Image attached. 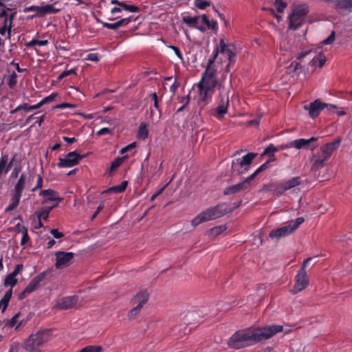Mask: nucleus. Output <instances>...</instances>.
Segmentation results:
<instances>
[{
    "label": "nucleus",
    "mask_w": 352,
    "mask_h": 352,
    "mask_svg": "<svg viewBox=\"0 0 352 352\" xmlns=\"http://www.w3.org/2000/svg\"><path fill=\"white\" fill-rule=\"evenodd\" d=\"M40 107H41V105L40 104V102H38L37 104H34V105H30L28 104V103H23L22 104V108H23V110H24L26 112H28V111H33V110H36V109H39Z\"/></svg>",
    "instance_id": "nucleus-50"
},
{
    "label": "nucleus",
    "mask_w": 352,
    "mask_h": 352,
    "mask_svg": "<svg viewBox=\"0 0 352 352\" xmlns=\"http://www.w3.org/2000/svg\"><path fill=\"white\" fill-rule=\"evenodd\" d=\"M43 179L41 175H37L36 184L31 189L32 192H36L37 190L41 189L43 187Z\"/></svg>",
    "instance_id": "nucleus-54"
},
{
    "label": "nucleus",
    "mask_w": 352,
    "mask_h": 352,
    "mask_svg": "<svg viewBox=\"0 0 352 352\" xmlns=\"http://www.w3.org/2000/svg\"><path fill=\"white\" fill-rule=\"evenodd\" d=\"M20 232L22 233V238L21 239V245H25L30 241V236L28 235V229L25 227L23 226L20 229Z\"/></svg>",
    "instance_id": "nucleus-45"
},
{
    "label": "nucleus",
    "mask_w": 352,
    "mask_h": 352,
    "mask_svg": "<svg viewBox=\"0 0 352 352\" xmlns=\"http://www.w3.org/2000/svg\"><path fill=\"white\" fill-rule=\"evenodd\" d=\"M229 93L223 87L220 91L219 100L217 107L215 108L214 111L217 118H220L224 116L228 112L229 107Z\"/></svg>",
    "instance_id": "nucleus-9"
},
{
    "label": "nucleus",
    "mask_w": 352,
    "mask_h": 352,
    "mask_svg": "<svg viewBox=\"0 0 352 352\" xmlns=\"http://www.w3.org/2000/svg\"><path fill=\"white\" fill-rule=\"evenodd\" d=\"M335 38H336V33L334 31H333V32H331L330 35L322 42V43L325 44V45L331 44L335 41Z\"/></svg>",
    "instance_id": "nucleus-58"
},
{
    "label": "nucleus",
    "mask_w": 352,
    "mask_h": 352,
    "mask_svg": "<svg viewBox=\"0 0 352 352\" xmlns=\"http://www.w3.org/2000/svg\"><path fill=\"white\" fill-rule=\"evenodd\" d=\"M26 184V175L22 173L14 187V192L22 196L23 190L25 189Z\"/></svg>",
    "instance_id": "nucleus-24"
},
{
    "label": "nucleus",
    "mask_w": 352,
    "mask_h": 352,
    "mask_svg": "<svg viewBox=\"0 0 352 352\" xmlns=\"http://www.w3.org/2000/svg\"><path fill=\"white\" fill-rule=\"evenodd\" d=\"M199 85H202L206 88H208L211 90L214 91V87L217 85V78H203L201 77V81L199 82Z\"/></svg>",
    "instance_id": "nucleus-27"
},
{
    "label": "nucleus",
    "mask_w": 352,
    "mask_h": 352,
    "mask_svg": "<svg viewBox=\"0 0 352 352\" xmlns=\"http://www.w3.org/2000/svg\"><path fill=\"white\" fill-rule=\"evenodd\" d=\"M98 23H100L103 27L107 28L109 30H116L120 27H124L127 25L129 23L132 21H135L136 18L133 16H130L126 18L121 19L120 20L116 21V23H109L107 22H104L99 19H96Z\"/></svg>",
    "instance_id": "nucleus-16"
},
{
    "label": "nucleus",
    "mask_w": 352,
    "mask_h": 352,
    "mask_svg": "<svg viewBox=\"0 0 352 352\" xmlns=\"http://www.w3.org/2000/svg\"><path fill=\"white\" fill-rule=\"evenodd\" d=\"M270 167L268 162H265L261 164L251 175L249 176V180H253L262 171L265 170Z\"/></svg>",
    "instance_id": "nucleus-41"
},
{
    "label": "nucleus",
    "mask_w": 352,
    "mask_h": 352,
    "mask_svg": "<svg viewBox=\"0 0 352 352\" xmlns=\"http://www.w3.org/2000/svg\"><path fill=\"white\" fill-rule=\"evenodd\" d=\"M18 282V280L16 277L13 276L10 274H8L4 279L3 285L5 287L10 286L12 289Z\"/></svg>",
    "instance_id": "nucleus-38"
},
{
    "label": "nucleus",
    "mask_w": 352,
    "mask_h": 352,
    "mask_svg": "<svg viewBox=\"0 0 352 352\" xmlns=\"http://www.w3.org/2000/svg\"><path fill=\"white\" fill-rule=\"evenodd\" d=\"M148 293L146 290H142L138 292L135 296H133V298L131 299V302L133 304H137L136 307L142 309L144 305L146 304L148 300Z\"/></svg>",
    "instance_id": "nucleus-19"
},
{
    "label": "nucleus",
    "mask_w": 352,
    "mask_h": 352,
    "mask_svg": "<svg viewBox=\"0 0 352 352\" xmlns=\"http://www.w3.org/2000/svg\"><path fill=\"white\" fill-rule=\"evenodd\" d=\"M122 158H117L111 164L109 168V174H111L113 172H114L120 165L122 163Z\"/></svg>",
    "instance_id": "nucleus-52"
},
{
    "label": "nucleus",
    "mask_w": 352,
    "mask_h": 352,
    "mask_svg": "<svg viewBox=\"0 0 352 352\" xmlns=\"http://www.w3.org/2000/svg\"><path fill=\"white\" fill-rule=\"evenodd\" d=\"M51 337V329L38 331L36 333L32 334L29 336L25 343L24 349L30 352H40L37 347L49 341Z\"/></svg>",
    "instance_id": "nucleus-4"
},
{
    "label": "nucleus",
    "mask_w": 352,
    "mask_h": 352,
    "mask_svg": "<svg viewBox=\"0 0 352 352\" xmlns=\"http://www.w3.org/2000/svg\"><path fill=\"white\" fill-rule=\"evenodd\" d=\"M102 348L100 346H87L82 349L80 352H101Z\"/></svg>",
    "instance_id": "nucleus-51"
},
{
    "label": "nucleus",
    "mask_w": 352,
    "mask_h": 352,
    "mask_svg": "<svg viewBox=\"0 0 352 352\" xmlns=\"http://www.w3.org/2000/svg\"><path fill=\"white\" fill-rule=\"evenodd\" d=\"M232 208L227 203H220L206 208L191 220V225L196 227L202 223L212 221L231 212Z\"/></svg>",
    "instance_id": "nucleus-2"
},
{
    "label": "nucleus",
    "mask_w": 352,
    "mask_h": 352,
    "mask_svg": "<svg viewBox=\"0 0 352 352\" xmlns=\"http://www.w3.org/2000/svg\"><path fill=\"white\" fill-rule=\"evenodd\" d=\"M136 146H137L136 142H132L131 144H129V145L123 147L120 150V154H124L125 153L129 152V151L133 150L134 148H135Z\"/></svg>",
    "instance_id": "nucleus-57"
},
{
    "label": "nucleus",
    "mask_w": 352,
    "mask_h": 352,
    "mask_svg": "<svg viewBox=\"0 0 352 352\" xmlns=\"http://www.w3.org/2000/svg\"><path fill=\"white\" fill-rule=\"evenodd\" d=\"M141 309L139 307H137L136 306L133 308L129 312L128 316L129 319H134L136 316L140 313Z\"/></svg>",
    "instance_id": "nucleus-59"
},
{
    "label": "nucleus",
    "mask_w": 352,
    "mask_h": 352,
    "mask_svg": "<svg viewBox=\"0 0 352 352\" xmlns=\"http://www.w3.org/2000/svg\"><path fill=\"white\" fill-rule=\"evenodd\" d=\"M53 1L54 0L50 1V2L52 3L50 4H46V5L41 6H30L26 7L25 8V12H34V14L30 16L31 19L43 18L47 14H57L61 11L62 8H57V6L58 5V1L54 2Z\"/></svg>",
    "instance_id": "nucleus-5"
},
{
    "label": "nucleus",
    "mask_w": 352,
    "mask_h": 352,
    "mask_svg": "<svg viewBox=\"0 0 352 352\" xmlns=\"http://www.w3.org/2000/svg\"><path fill=\"white\" fill-rule=\"evenodd\" d=\"M198 88L199 91L200 100L202 101L206 100L208 98L211 97L212 95L213 94V90H211L208 88H206L202 85H198Z\"/></svg>",
    "instance_id": "nucleus-29"
},
{
    "label": "nucleus",
    "mask_w": 352,
    "mask_h": 352,
    "mask_svg": "<svg viewBox=\"0 0 352 352\" xmlns=\"http://www.w3.org/2000/svg\"><path fill=\"white\" fill-rule=\"evenodd\" d=\"M38 195L44 197L42 201L43 204L54 201H57L58 203L63 200L61 197H58V193L52 189L41 190Z\"/></svg>",
    "instance_id": "nucleus-18"
},
{
    "label": "nucleus",
    "mask_w": 352,
    "mask_h": 352,
    "mask_svg": "<svg viewBox=\"0 0 352 352\" xmlns=\"http://www.w3.org/2000/svg\"><path fill=\"white\" fill-rule=\"evenodd\" d=\"M21 197V195L13 192L11 197L10 202L9 205L6 208L5 212H9L15 210L20 202Z\"/></svg>",
    "instance_id": "nucleus-25"
},
{
    "label": "nucleus",
    "mask_w": 352,
    "mask_h": 352,
    "mask_svg": "<svg viewBox=\"0 0 352 352\" xmlns=\"http://www.w3.org/2000/svg\"><path fill=\"white\" fill-rule=\"evenodd\" d=\"M150 98L153 101V107L159 112V117L160 118L162 116V109L159 104L160 98L157 94L153 92L150 95Z\"/></svg>",
    "instance_id": "nucleus-39"
},
{
    "label": "nucleus",
    "mask_w": 352,
    "mask_h": 352,
    "mask_svg": "<svg viewBox=\"0 0 352 352\" xmlns=\"http://www.w3.org/2000/svg\"><path fill=\"white\" fill-rule=\"evenodd\" d=\"M276 8L278 12H282L287 6V4L281 0H276L275 1Z\"/></svg>",
    "instance_id": "nucleus-55"
},
{
    "label": "nucleus",
    "mask_w": 352,
    "mask_h": 352,
    "mask_svg": "<svg viewBox=\"0 0 352 352\" xmlns=\"http://www.w3.org/2000/svg\"><path fill=\"white\" fill-rule=\"evenodd\" d=\"M283 330L281 325H270L256 329H243L235 332L228 340L230 348L240 349L267 340Z\"/></svg>",
    "instance_id": "nucleus-1"
},
{
    "label": "nucleus",
    "mask_w": 352,
    "mask_h": 352,
    "mask_svg": "<svg viewBox=\"0 0 352 352\" xmlns=\"http://www.w3.org/2000/svg\"><path fill=\"white\" fill-rule=\"evenodd\" d=\"M317 138L311 137L309 139H304L300 138L290 142V146L292 148H296L297 149H300L302 148H306L309 146V144L317 140Z\"/></svg>",
    "instance_id": "nucleus-20"
},
{
    "label": "nucleus",
    "mask_w": 352,
    "mask_h": 352,
    "mask_svg": "<svg viewBox=\"0 0 352 352\" xmlns=\"http://www.w3.org/2000/svg\"><path fill=\"white\" fill-rule=\"evenodd\" d=\"M341 141L342 138L338 137L333 141L322 146L319 151L313 156L312 170H318L324 167L333 152L338 148Z\"/></svg>",
    "instance_id": "nucleus-3"
},
{
    "label": "nucleus",
    "mask_w": 352,
    "mask_h": 352,
    "mask_svg": "<svg viewBox=\"0 0 352 352\" xmlns=\"http://www.w3.org/2000/svg\"><path fill=\"white\" fill-rule=\"evenodd\" d=\"M268 189L274 195L278 196L282 195L285 191L288 190L284 182L271 184L269 185Z\"/></svg>",
    "instance_id": "nucleus-22"
},
{
    "label": "nucleus",
    "mask_w": 352,
    "mask_h": 352,
    "mask_svg": "<svg viewBox=\"0 0 352 352\" xmlns=\"http://www.w3.org/2000/svg\"><path fill=\"white\" fill-rule=\"evenodd\" d=\"M277 151H278L277 147L275 146L273 144H270L264 150L263 153H262V155H270V154H272V153L274 154V153L277 152Z\"/></svg>",
    "instance_id": "nucleus-53"
},
{
    "label": "nucleus",
    "mask_w": 352,
    "mask_h": 352,
    "mask_svg": "<svg viewBox=\"0 0 352 352\" xmlns=\"http://www.w3.org/2000/svg\"><path fill=\"white\" fill-rule=\"evenodd\" d=\"M199 17L197 16H183V21L193 27H196L198 30H199L201 32H204L206 30V28L204 26H197V24L198 23Z\"/></svg>",
    "instance_id": "nucleus-26"
},
{
    "label": "nucleus",
    "mask_w": 352,
    "mask_h": 352,
    "mask_svg": "<svg viewBox=\"0 0 352 352\" xmlns=\"http://www.w3.org/2000/svg\"><path fill=\"white\" fill-rule=\"evenodd\" d=\"M78 301V296H69L60 298L56 303V307L60 310H67L73 308Z\"/></svg>",
    "instance_id": "nucleus-15"
},
{
    "label": "nucleus",
    "mask_w": 352,
    "mask_h": 352,
    "mask_svg": "<svg viewBox=\"0 0 352 352\" xmlns=\"http://www.w3.org/2000/svg\"><path fill=\"white\" fill-rule=\"evenodd\" d=\"M301 67L300 62L295 60L292 62L287 69V73L296 72Z\"/></svg>",
    "instance_id": "nucleus-46"
},
{
    "label": "nucleus",
    "mask_w": 352,
    "mask_h": 352,
    "mask_svg": "<svg viewBox=\"0 0 352 352\" xmlns=\"http://www.w3.org/2000/svg\"><path fill=\"white\" fill-rule=\"evenodd\" d=\"M9 302L10 301L8 300L4 297H3L1 300H0V309H2V312H4L5 310L7 309Z\"/></svg>",
    "instance_id": "nucleus-63"
},
{
    "label": "nucleus",
    "mask_w": 352,
    "mask_h": 352,
    "mask_svg": "<svg viewBox=\"0 0 352 352\" xmlns=\"http://www.w3.org/2000/svg\"><path fill=\"white\" fill-rule=\"evenodd\" d=\"M56 256V263L55 267L57 269H59L62 267L68 266L72 260L74 258V254L73 252H57L55 254Z\"/></svg>",
    "instance_id": "nucleus-14"
},
{
    "label": "nucleus",
    "mask_w": 352,
    "mask_h": 352,
    "mask_svg": "<svg viewBox=\"0 0 352 352\" xmlns=\"http://www.w3.org/2000/svg\"><path fill=\"white\" fill-rule=\"evenodd\" d=\"M148 130L145 124L142 123L138 129V138L140 140H145L148 138Z\"/></svg>",
    "instance_id": "nucleus-35"
},
{
    "label": "nucleus",
    "mask_w": 352,
    "mask_h": 352,
    "mask_svg": "<svg viewBox=\"0 0 352 352\" xmlns=\"http://www.w3.org/2000/svg\"><path fill=\"white\" fill-rule=\"evenodd\" d=\"M84 157L76 151H72L68 153L65 158H59L58 166L59 168L72 167L77 165L80 161Z\"/></svg>",
    "instance_id": "nucleus-11"
},
{
    "label": "nucleus",
    "mask_w": 352,
    "mask_h": 352,
    "mask_svg": "<svg viewBox=\"0 0 352 352\" xmlns=\"http://www.w3.org/2000/svg\"><path fill=\"white\" fill-rule=\"evenodd\" d=\"M201 21L203 23L206 25L208 29L214 30L215 32L218 29L217 22L215 21H210L206 14L201 16Z\"/></svg>",
    "instance_id": "nucleus-34"
},
{
    "label": "nucleus",
    "mask_w": 352,
    "mask_h": 352,
    "mask_svg": "<svg viewBox=\"0 0 352 352\" xmlns=\"http://www.w3.org/2000/svg\"><path fill=\"white\" fill-rule=\"evenodd\" d=\"M311 259L312 258L309 257L304 260L301 268L298 270V274L295 277L296 283L293 289L294 293L301 292L302 290L308 287L309 281L307 278L305 267L307 265V263L311 261Z\"/></svg>",
    "instance_id": "nucleus-8"
},
{
    "label": "nucleus",
    "mask_w": 352,
    "mask_h": 352,
    "mask_svg": "<svg viewBox=\"0 0 352 352\" xmlns=\"http://www.w3.org/2000/svg\"><path fill=\"white\" fill-rule=\"evenodd\" d=\"M49 42L47 40H37L35 38L32 39L30 41L26 43L25 45L27 47H32L35 45L45 46L48 45Z\"/></svg>",
    "instance_id": "nucleus-37"
},
{
    "label": "nucleus",
    "mask_w": 352,
    "mask_h": 352,
    "mask_svg": "<svg viewBox=\"0 0 352 352\" xmlns=\"http://www.w3.org/2000/svg\"><path fill=\"white\" fill-rule=\"evenodd\" d=\"M111 4L116 5L117 6L111 9V14L114 15L117 13L121 12L122 10L128 11L130 12H139L140 11V8L134 5H128L125 1H118V0H111Z\"/></svg>",
    "instance_id": "nucleus-12"
},
{
    "label": "nucleus",
    "mask_w": 352,
    "mask_h": 352,
    "mask_svg": "<svg viewBox=\"0 0 352 352\" xmlns=\"http://www.w3.org/2000/svg\"><path fill=\"white\" fill-rule=\"evenodd\" d=\"M46 274V272H43L34 277L25 287L24 290L19 294L18 298L19 300H23L28 295L34 292L38 287L41 282L45 278Z\"/></svg>",
    "instance_id": "nucleus-10"
},
{
    "label": "nucleus",
    "mask_w": 352,
    "mask_h": 352,
    "mask_svg": "<svg viewBox=\"0 0 352 352\" xmlns=\"http://www.w3.org/2000/svg\"><path fill=\"white\" fill-rule=\"evenodd\" d=\"M55 47L57 50L67 52L70 50V45L68 42H66L64 40H60L56 43Z\"/></svg>",
    "instance_id": "nucleus-40"
},
{
    "label": "nucleus",
    "mask_w": 352,
    "mask_h": 352,
    "mask_svg": "<svg viewBox=\"0 0 352 352\" xmlns=\"http://www.w3.org/2000/svg\"><path fill=\"white\" fill-rule=\"evenodd\" d=\"M308 13V8L305 5H299L295 7L292 14L298 15L300 17L305 19V16Z\"/></svg>",
    "instance_id": "nucleus-33"
},
{
    "label": "nucleus",
    "mask_w": 352,
    "mask_h": 352,
    "mask_svg": "<svg viewBox=\"0 0 352 352\" xmlns=\"http://www.w3.org/2000/svg\"><path fill=\"white\" fill-rule=\"evenodd\" d=\"M20 316V313L15 314L11 319L3 320V323H5L3 328L5 327H13L16 325L18 322V318Z\"/></svg>",
    "instance_id": "nucleus-42"
},
{
    "label": "nucleus",
    "mask_w": 352,
    "mask_h": 352,
    "mask_svg": "<svg viewBox=\"0 0 352 352\" xmlns=\"http://www.w3.org/2000/svg\"><path fill=\"white\" fill-rule=\"evenodd\" d=\"M289 28L292 30L298 29L302 24L305 19L302 17H300L298 15H295L294 14H291L289 17Z\"/></svg>",
    "instance_id": "nucleus-23"
},
{
    "label": "nucleus",
    "mask_w": 352,
    "mask_h": 352,
    "mask_svg": "<svg viewBox=\"0 0 352 352\" xmlns=\"http://www.w3.org/2000/svg\"><path fill=\"white\" fill-rule=\"evenodd\" d=\"M16 12H13L10 8H6L4 3L0 1V18L3 19V25L0 28V34L10 37L12 21L15 16Z\"/></svg>",
    "instance_id": "nucleus-6"
},
{
    "label": "nucleus",
    "mask_w": 352,
    "mask_h": 352,
    "mask_svg": "<svg viewBox=\"0 0 352 352\" xmlns=\"http://www.w3.org/2000/svg\"><path fill=\"white\" fill-rule=\"evenodd\" d=\"M312 61L313 65H318L319 67H322L326 62V57L323 54L320 53L316 57L313 58Z\"/></svg>",
    "instance_id": "nucleus-43"
},
{
    "label": "nucleus",
    "mask_w": 352,
    "mask_h": 352,
    "mask_svg": "<svg viewBox=\"0 0 352 352\" xmlns=\"http://www.w3.org/2000/svg\"><path fill=\"white\" fill-rule=\"evenodd\" d=\"M58 96L57 93H52L47 97H45L43 100L40 101V104L41 107L45 104L50 103L55 100V98Z\"/></svg>",
    "instance_id": "nucleus-49"
},
{
    "label": "nucleus",
    "mask_w": 352,
    "mask_h": 352,
    "mask_svg": "<svg viewBox=\"0 0 352 352\" xmlns=\"http://www.w3.org/2000/svg\"><path fill=\"white\" fill-rule=\"evenodd\" d=\"M169 47L170 49H172L175 54H176V56L181 60H183V55H182V53L181 52L180 50L175 46V45H170Z\"/></svg>",
    "instance_id": "nucleus-64"
},
{
    "label": "nucleus",
    "mask_w": 352,
    "mask_h": 352,
    "mask_svg": "<svg viewBox=\"0 0 352 352\" xmlns=\"http://www.w3.org/2000/svg\"><path fill=\"white\" fill-rule=\"evenodd\" d=\"M210 3L206 0H195V6L201 10H204L210 6Z\"/></svg>",
    "instance_id": "nucleus-48"
},
{
    "label": "nucleus",
    "mask_w": 352,
    "mask_h": 352,
    "mask_svg": "<svg viewBox=\"0 0 352 352\" xmlns=\"http://www.w3.org/2000/svg\"><path fill=\"white\" fill-rule=\"evenodd\" d=\"M216 72L217 69L214 67H210V65H207V67L205 72L202 74V78H216Z\"/></svg>",
    "instance_id": "nucleus-36"
},
{
    "label": "nucleus",
    "mask_w": 352,
    "mask_h": 352,
    "mask_svg": "<svg viewBox=\"0 0 352 352\" xmlns=\"http://www.w3.org/2000/svg\"><path fill=\"white\" fill-rule=\"evenodd\" d=\"M76 70L77 69L76 68H73V69H71L69 70H65L61 74L59 75L58 76V79L59 80H61L69 75H72V74H76Z\"/></svg>",
    "instance_id": "nucleus-56"
},
{
    "label": "nucleus",
    "mask_w": 352,
    "mask_h": 352,
    "mask_svg": "<svg viewBox=\"0 0 352 352\" xmlns=\"http://www.w3.org/2000/svg\"><path fill=\"white\" fill-rule=\"evenodd\" d=\"M85 59L87 60L98 62L100 60V56L97 53H91L87 56Z\"/></svg>",
    "instance_id": "nucleus-60"
},
{
    "label": "nucleus",
    "mask_w": 352,
    "mask_h": 352,
    "mask_svg": "<svg viewBox=\"0 0 352 352\" xmlns=\"http://www.w3.org/2000/svg\"><path fill=\"white\" fill-rule=\"evenodd\" d=\"M304 221L305 219L303 217H298L286 226L271 230L269 236L272 239H277L287 236L294 232Z\"/></svg>",
    "instance_id": "nucleus-7"
},
{
    "label": "nucleus",
    "mask_w": 352,
    "mask_h": 352,
    "mask_svg": "<svg viewBox=\"0 0 352 352\" xmlns=\"http://www.w3.org/2000/svg\"><path fill=\"white\" fill-rule=\"evenodd\" d=\"M58 205V203L56 205H54L52 206H46L44 208H42L41 210L39 212H36V216L38 219H47L49 217V214L52 211V210L56 207Z\"/></svg>",
    "instance_id": "nucleus-32"
},
{
    "label": "nucleus",
    "mask_w": 352,
    "mask_h": 352,
    "mask_svg": "<svg viewBox=\"0 0 352 352\" xmlns=\"http://www.w3.org/2000/svg\"><path fill=\"white\" fill-rule=\"evenodd\" d=\"M7 84L10 89H14L17 84V75L14 72L7 79Z\"/></svg>",
    "instance_id": "nucleus-44"
},
{
    "label": "nucleus",
    "mask_w": 352,
    "mask_h": 352,
    "mask_svg": "<svg viewBox=\"0 0 352 352\" xmlns=\"http://www.w3.org/2000/svg\"><path fill=\"white\" fill-rule=\"evenodd\" d=\"M23 266L22 264H18L15 266L13 272L10 273L13 276L16 277L18 274H19L23 270Z\"/></svg>",
    "instance_id": "nucleus-62"
},
{
    "label": "nucleus",
    "mask_w": 352,
    "mask_h": 352,
    "mask_svg": "<svg viewBox=\"0 0 352 352\" xmlns=\"http://www.w3.org/2000/svg\"><path fill=\"white\" fill-rule=\"evenodd\" d=\"M325 102H322L319 99H316L309 104L305 105L304 109L308 111L309 117L316 118L319 116L321 111L325 108Z\"/></svg>",
    "instance_id": "nucleus-13"
},
{
    "label": "nucleus",
    "mask_w": 352,
    "mask_h": 352,
    "mask_svg": "<svg viewBox=\"0 0 352 352\" xmlns=\"http://www.w3.org/2000/svg\"><path fill=\"white\" fill-rule=\"evenodd\" d=\"M256 156L257 153H248V154L244 155L241 160L240 158H237L236 161L237 163H239L241 167L245 168V170H248L249 166L252 164L253 160Z\"/></svg>",
    "instance_id": "nucleus-21"
},
{
    "label": "nucleus",
    "mask_w": 352,
    "mask_h": 352,
    "mask_svg": "<svg viewBox=\"0 0 352 352\" xmlns=\"http://www.w3.org/2000/svg\"><path fill=\"white\" fill-rule=\"evenodd\" d=\"M251 181L252 180H249L248 177L242 182L228 186L224 190V195H234L247 189L249 187Z\"/></svg>",
    "instance_id": "nucleus-17"
},
{
    "label": "nucleus",
    "mask_w": 352,
    "mask_h": 352,
    "mask_svg": "<svg viewBox=\"0 0 352 352\" xmlns=\"http://www.w3.org/2000/svg\"><path fill=\"white\" fill-rule=\"evenodd\" d=\"M128 182L126 181H123L120 184L114 186L109 188L107 190L102 192H114V193H120L124 192L126 188Z\"/></svg>",
    "instance_id": "nucleus-28"
},
{
    "label": "nucleus",
    "mask_w": 352,
    "mask_h": 352,
    "mask_svg": "<svg viewBox=\"0 0 352 352\" xmlns=\"http://www.w3.org/2000/svg\"><path fill=\"white\" fill-rule=\"evenodd\" d=\"M218 47L219 48V52L221 54L226 53L227 49H229L228 47V45L226 44L223 38L220 39L219 47Z\"/></svg>",
    "instance_id": "nucleus-61"
},
{
    "label": "nucleus",
    "mask_w": 352,
    "mask_h": 352,
    "mask_svg": "<svg viewBox=\"0 0 352 352\" xmlns=\"http://www.w3.org/2000/svg\"><path fill=\"white\" fill-rule=\"evenodd\" d=\"M226 230V228L225 226H215L212 228H211L209 232L211 234L217 236L221 234L223 232H224Z\"/></svg>",
    "instance_id": "nucleus-47"
},
{
    "label": "nucleus",
    "mask_w": 352,
    "mask_h": 352,
    "mask_svg": "<svg viewBox=\"0 0 352 352\" xmlns=\"http://www.w3.org/2000/svg\"><path fill=\"white\" fill-rule=\"evenodd\" d=\"M335 7L337 10L352 8V0H336Z\"/></svg>",
    "instance_id": "nucleus-30"
},
{
    "label": "nucleus",
    "mask_w": 352,
    "mask_h": 352,
    "mask_svg": "<svg viewBox=\"0 0 352 352\" xmlns=\"http://www.w3.org/2000/svg\"><path fill=\"white\" fill-rule=\"evenodd\" d=\"M302 180L300 177H294L290 179L284 181V183L287 188L290 190L301 184Z\"/></svg>",
    "instance_id": "nucleus-31"
}]
</instances>
